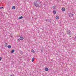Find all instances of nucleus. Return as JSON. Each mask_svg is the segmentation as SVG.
<instances>
[{
  "instance_id": "nucleus-13",
  "label": "nucleus",
  "mask_w": 76,
  "mask_h": 76,
  "mask_svg": "<svg viewBox=\"0 0 76 76\" xmlns=\"http://www.w3.org/2000/svg\"><path fill=\"white\" fill-rule=\"evenodd\" d=\"M56 6H53V9H56Z\"/></svg>"
},
{
  "instance_id": "nucleus-16",
  "label": "nucleus",
  "mask_w": 76,
  "mask_h": 76,
  "mask_svg": "<svg viewBox=\"0 0 76 76\" xmlns=\"http://www.w3.org/2000/svg\"><path fill=\"white\" fill-rule=\"evenodd\" d=\"M18 41H19V42H20V39H18Z\"/></svg>"
},
{
  "instance_id": "nucleus-15",
  "label": "nucleus",
  "mask_w": 76,
  "mask_h": 76,
  "mask_svg": "<svg viewBox=\"0 0 76 76\" xmlns=\"http://www.w3.org/2000/svg\"><path fill=\"white\" fill-rule=\"evenodd\" d=\"M31 52L32 53H35V51H34V50L33 49L31 50Z\"/></svg>"
},
{
  "instance_id": "nucleus-17",
  "label": "nucleus",
  "mask_w": 76,
  "mask_h": 76,
  "mask_svg": "<svg viewBox=\"0 0 76 76\" xmlns=\"http://www.w3.org/2000/svg\"><path fill=\"white\" fill-rule=\"evenodd\" d=\"M3 7H0V9H3Z\"/></svg>"
},
{
  "instance_id": "nucleus-18",
  "label": "nucleus",
  "mask_w": 76,
  "mask_h": 76,
  "mask_svg": "<svg viewBox=\"0 0 76 76\" xmlns=\"http://www.w3.org/2000/svg\"><path fill=\"white\" fill-rule=\"evenodd\" d=\"M72 16H71V17H73V16H74V14H72Z\"/></svg>"
},
{
  "instance_id": "nucleus-4",
  "label": "nucleus",
  "mask_w": 76,
  "mask_h": 76,
  "mask_svg": "<svg viewBox=\"0 0 76 76\" xmlns=\"http://www.w3.org/2000/svg\"><path fill=\"white\" fill-rule=\"evenodd\" d=\"M67 33L68 34H70V31L69 30H67Z\"/></svg>"
},
{
  "instance_id": "nucleus-21",
  "label": "nucleus",
  "mask_w": 76,
  "mask_h": 76,
  "mask_svg": "<svg viewBox=\"0 0 76 76\" xmlns=\"http://www.w3.org/2000/svg\"><path fill=\"white\" fill-rule=\"evenodd\" d=\"M69 17H70V15H69Z\"/></svg>"
},
{
  "instance_id": "nucleus-9",
  "label": "nucleus",
  "mask_w": 76,
  "mask_h": 76,
  "mask_svg": "<svg viewBox=\"0 0 76 76\" xmlns=\"http://www.w3.org/2000/svg\"><path fill=\"white\" fill-rule=\"evenodd\" d=\"M12 9H16V7H15V6H13L12 7Z\"/></svg>"
},
{
  "instance_id": "nucleus-14",
  "label": "nucleus",
  "mask_w": 76,
  "mask_h": 76,
  "mask_svg": "<svg viewBox=\"0 0 76 76\" xmlns=\"http://www.w3.org/2000/svg\"><path fill=\"white\" fill-rule=\"evenodd\" d=\"M7 47V44L6 43V44L5 45V47Z\"/></svg>"
},
{
  "instance_id": "nucleus-2",
  "label": "nucleus",
  "mask_w": 76,
  "mask_h": 76,
  "mask_svg": "<svg viewBox=\"0 0 76 76\" xmlns=\"http://www.w3.org/2000/svg\"><path fill=\"white\" fill-rule=\"evenodd\" d=\"M45 71H46V72L48 71V70H49L48 68L47 67L45 68Z\"/></svg>"
},
{
  "instance_id": "nucleus-22",
  "label": "nucleus",
  "mask_w": 76,
  "mask_h": 76,
  "mask_svg": "<svg viewBox=\"0 0 76 76\" xmlns=\"http://www.w3.org/2000/svg\"><path fill=\"white\" fill-rule=\"evenodd\" d=\"M72 16V14H71V15H70V16Z\"/></svg>"
},
{
  "instance_id": "nucleus-3",
  "label": "nucleus",
  "mask_w": 76,
  "mask_h": 76,
  "mask_svg": "<svg viewBox=\"0 0 76 76\" xmlns=\"http://www.w3.org/2000/svg\"><path fill=\"white\" fill-rule=\"evenodd\" d=\"M23 37H20V40H23Z\"/></svg>"
},
{
  "instance_id": "nucleus-12",
  "label": "nucleus",
  "mask_w": 76,
  "mask_h": 76,
  "mask_svg": "<svg viewBox=\"0 0 76 76\" xmlns=\"http://www.w3.org/2000/svg\"><path fill=\"white\" fill-rule=\"evenodd\" d=\"M7 47L8 48H11V46L10 45H9L7 46Z\"/></svg>"
},
{
  "instance_id": "nucleus-7",
  "label": "nucleus",
  "mask_w": 76,
  "mask_h": 76,
  "mask_svg": "<svg viewBox=\"0 0 76 76\" xmlns=\"http://www.w3.org/2000/svg\"><path fill=\"white\" fill-rule=\"evenodd\" d=\"M23 18V17L22 16H21L18 19H22Z\"/></svg>"
},
{
  "instance_id": "nucleus-1",
  "label": "nucleus",
  "mask_w": 76,
  "mask_h": 76,
  "mask_svg": "<svg viewBox=\"0 0 76 76\" xmlns=\"http://www.w3.org/2000/svg\"><path fill=\"white\" fill-rule=\"evenodd\" d=\"M34 4L35 6H36V7H39L40 6H39V4L37 3V1L34 2Z\"/></svg>"
},
{
  "instance_id": "nucleus-6",
  "label": "nucleus",
  "mask_w": 76,
  "mask_h": 76,
  "mask_svg": "<svg viewBox=\"0 0 76 76\" xmlns=\"http://www.w3.org/2000/svg\"><path fill=\"white\" fill-rule=\"evenodd\" d=\"M15 52V50L14 49H13L11 52V53H13Z\"/></svg>"
},
{
  "instance_id": "nucleus-20",
  "label": "nucleus",
  "mask_w": 76,
  "mask_h": 76,
  "mask_svg": "<svg viewBox=\"0 0 76 76\" xmlns=\"http://www.w3.org/2000/svg\"><path fill=\"white\" fill-rule=\"evenodd\" d=\"M2 58L1 57H0V61H1V60Z\"/></svg>"
},
{
  "instance_id": "nucleus-11",
  "label": "nucleus",
  "mask_w": 76,
  "mask_h": 76,
  "mask_svg": "<svg viewBox=\"0 0 76 76\" xmlns=\"http://www.w3.org/2000/svg\"><path fill=\"white\" fill-rule=\"evenodd\" d=\"M56 18L57 19H59V16H57L56 17Z\"/></svg>"
},
{
  "instance_id": "nucleus-8",
  "label": "nucleus",
  "mask_w": 76,
  "mask_h": 76,
  "mask_svg": "<svg viewBox=\"0 0 76 76\" xmlns=\"http://www.w3.org/2000/svg\"><path fill=\"white\" fill-rule=\"evenodd\" d=\"M34 59H35V58H34V57H33L31 60L32 62H34Z\"/></svg>"
},
{
  "instance_id": "nucleus-5",
  "label": "nucleus",
  "mask_w": 76,
  "mask_h": 76,
  "mask_svg": "<svg viewBox=\"0 0 76 76\" xmlns=\"http://www.w3.org/2000/svg\"><path fill=\"white\" fill-rule=\"evenodd\" d=\"M65 9L64 8H62L61 9V10L62 11H63V12L65 11Z\"/></svg>"
},
{
  "instance_id": "nucleus-19",
  "label": "nucleus",
  "mask_w": 76,
  "mask_h": 76,
  "mask_svg": "<svg viewBox=\"0 0 76 76\" xmlns=\"http://www.w3.org/2000/svg\"><path fill=\"white\" fill-rule=\"evenodd\" d=\"M20 53L21 54H23V52L21 51V52H20Z\"/></svg>"
},
{
  "instance_id": "nucleus-10",
  "label": "nucleus",
  "mask_w": 76,
  "mask_h": 76,
  "mask_svg": "<svg viewBox=\"0 0 76 76\" xmlns=\"http://www.w3.org/2000/svg\"><path fill=\"white\" fill-rule=\"evenodd\" d=\"M53 13L55 15H56V11L55 10H54L53 11Z\"/></svg>"
}]
</instances>
